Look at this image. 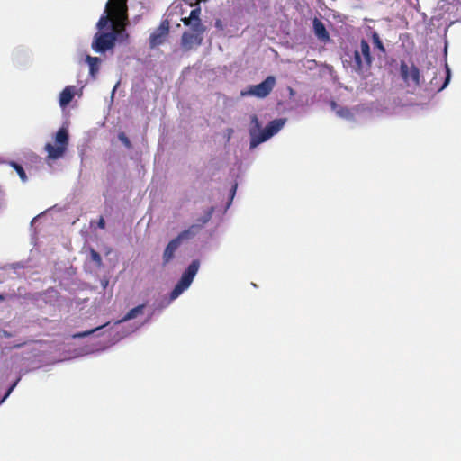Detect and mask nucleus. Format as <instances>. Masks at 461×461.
<instances>
[{
	"label": "nucleus",
	"instance_id": "obj_15",
	"mask_svg": "<svg viewBox=\"0 0 461 461\" xmlns=\"http://www.w3.org/2000/svg\"><path fill=\"white\" fill-rule=\"evenodd\" d=\"M348 56L351 59L352 68L354 70H356L357 72L361 73V72L366 71V70H367L369 68V66L367 64H364V59L359 54V52H357L356 50H354L352 56H349L348 54Z\"/></svg>",
	"mask_w": 461,
	"mask_h": 461
},
{
	"label": "nucleus",
	"instance_id": "obj_41",
	"mask_svg": "<svg viewBox=\"0 0 461 461\" xmlns=\"http://www.w3.org/2000/svg\"><path fill=\"white\" fill-rule=\"evenodd\" d=\"M4 300L3 294H0V301Z\"/></svg>",
	"mask_w": 461,
	"mask_h": 461
},
{
	"label": "nucleus",
	"instance_id": "obj_5",
	"mask_svg": "<svg viewBox=\"0 0 461 461\" xmlns=\"http://www.w3.org/2000/svg\"><path fill=\"white\" fill-rule=\"evenodd\" d=\"M128 37L126 31H97L92 41V49L103 54L112 50L116 42L125 41Z\"/></svg>",
	"mask_w": 461,
	"mask_h": 461
},
{
	"label": "nucleus",
	"instance_id": "obj_38",
	"mask_svg": "<svg viewBox=\"0 0 461 461\" xmlns=\"http://www.w3.org/2000/svg\"><path fill=\"white\" fill-rule=\"evenodd\" d=\"M118 84H119V83H117V84L115 85V86L113 87V93H112V95H114V92H115V90H116V87H117Z\"/></svg>",
	"mask_w": 461,
	"mask_h": 461
},
{
	"label": "nucleus",
	"instance_id": "obj_8",
	"mask_svg": "<svg viewBox=\"0 0 461 461\" xmlns=\"http://www.w3.org/2000/svg\"><path fill=\"white\" fill-rule=\"evenodd\" d=\"M388 27L396 29H418L422 26L424 23V16L419 10H413L409 12L403 16H395L392 19H388Z\"/></svg>",
	"mask_w": 461,
	"mask_h": 461
},
{
	"label": "nucleus",
	"instance_id": "obj_39",
	"mask_svg": "<svg viewBox=\"0 0 461 461\" xmlns=\"http://www.w3.org/2000/svg\"><path fill=\"white\" fill-rule=\"evenodd\" d=\"M434 75H435V76H434V77H433V80H436V79H437V73H436V72H434Z\"/></svg>",
	"mask_w": 461,
	"mask_h": 461
},
{
	"label": "nucleus",
	"instance_id": "obj_13",
	"mask_svg": "<svg viewBox=\"0 0 461 461\" xmlns=\"http://www.w3.org/2000/svg\"><path fill=\"white\" fill-rule=\"evenodd\" d=\"M76 90L75 86H68L62 90L59 99V104L61 108L64 109L69 104L76 94Z\"/></svg>",
	"mask_w": 461,
	"mask_h": 461
},
{
	"label": "nucleus",
	"instance_id": "obj_28",
	"mask_svg": "<svg viewBox=\"0 0 461 461\" xmlns=\"http://www.w3.org/2000/svg\"><path fill=\"white\" fill-rule=\"evenodd\" d=\"M318 39L327 41L330 39L329 31H314Z\"/></svg>",
	"mask_w": 461,
	"mask_h": 461
},
{
	"label": "nucleus",
	"instance_id": "obj_32",
	"mask_svg": "<svg viewBox=\"0 0 461 461\" xmlns=\"http://www.w3.org/2000/svg\"><path fill=\"white\" fill-rule=\"evenodd\" d=\"M102 288L104 290L108 286L109 280L106 277H104L100 281Z\"/></svg>",
	"mask_w": 461,
	"mask_h": 461
},
{
	"label": "nucleus",
	"instance_id": "obj_3",
	"mask_svg": "<svg viewBox=\"0 0 461 461\" xmlns=\"http://www.w3.org/2000/svg\"><path fill=\"white\" fill-rule=\"evenodd\" d=\"M458 10L454 3L447 0H440L438 3L435 14L432 15L431 25L437 29L448 27L461 23V19L457 18L456 12Z\"/></svg>",
	"mask_w": 461,
	"mask_h": 461
},
{
	"label": "nucleus",
	"instance_id": "obj_4",
	"mask_svg": "<svg viewBox=\"0 0 461 461\" xmlns=\"http://www.w3.org/2000/svg\"><path fill=\"white\" fill-rule=\"evenodd\" d=\"M195 5L196 7L190 12L187 17L182 16V14L178 12H169L166 19L160 23L158 29H172L174 26L180 27L179 22H183L190 29H204L200 19L201 7L199 5Z\"/></svg>",
	"mask_w": 461,
	"mask_h": 461
},
{
	"label": "nucleus",
	"instance_id": "obj_25",
	"mask_svg": "<svg viewBox=\"0 0 461 461\" xmlns=\"http://www.w3.org/2000/svg\"><path fill=\"white\" fill-rule=\"evenodd\" d=\"M212 212H213V208H210L205 213L203 216H202L198 221L199 223H196L195 225H201V228L203 227V224L207 223L211 218H212Z\"/></svg>",
	"mask_w": 461,
	"mask_h": 461
},
{
	"label": "nucleus",
	"instance_id": "obj_27",
	"mask_svg": "<svg viewBox=\"0 0 461 461\" xmlns=\"http://www.w3.org/2000/svg\"><path fill=\"white\" fill-rule=\"evenodd\" d=\"M91 259L98 266L100 267L102 264V258L98 252H96L94 249H91L90 252Z\"/></svg>",
	"mask_w": 461,
	"mask_h": 461
},
{
	"label": "nucleus",
	"instance_id": "obj_24",
	"mask_svg": "<svg viewBox=\"0 0 461 461\" xmlns=\"http://www.w3.org/2000/svg\"><path fill=\"white\" fill-rule=\"evenodd\" d=\"M373 43L375 45V48L377 49L382 54L385 53L384 46L382 41L380 40L379 36L375 32H374L373 34Z\"/></svg>",
	"mask_w": 461,
	"mask_h": 461
},
{
	"label": "nucleus",
	"instance_id": "obj_22",
	"mask_svg": "<svg viewBox=\"0 0 461 461\" xmlns=\"http://www.w3.org/2000/svg\"><path fill=\"white\" fill-rule=\"evenodd\" d=\"M110 325V322H107L105 323L104 325H101L95 329H93V330H86L85 332H80V333H77L75 335H73V338H83V337H86V336H88L90 334H93L98 330H101L106 327H108Z\"/></svg>",
	"mask_w": 461,
	"mask_h": 461
},
{
	"label": "nucleus",
	"instance_id": "obj_29",
	"mask_svg": "<svg viewBox=\"0 0 461 461\" xmlns=\"http://www.w3.org/2000/svg\"><path fill=\"white\" fill-rule=\"evenodd\" d=\"M118 139L120 140V141H122L123 143V145L126 148H128V149L131 148V141L124 132H120L118 135Z\"/></svg>",
	"mask_w": 461,
	"mask_h": 461
},
{
	"label": "nucleus",
	"instance_id": "obj_31",
	"mask_svg": "<svg viewBox=\"0 0 461 461\" xmlns=\"http://www.w3.org/2000/svg\"><path fill=\"white\" fill-rule=\"evenodd\" d=\"M313 29H325L324 23L318 18L313 20Z\"/></svg>",
	"mask_w": 461,
	"mask_h": 461
},
{
	"label": "nucleus",
	"instance_id": "obj_35",
	"mask_svg": "<svg viewBox=\"0 0 461 461\" xmlns=\"http://www.w3.org/2000/svg\"><path fill=\"white\" fill-rule=\"evenodd\" d=\"M104 224H105L104 220L103 218H101L99 222H98V226L100 228H104Z\"/></svg>",
	"mask_w": 461,
	"mask_h": 461
},
{
	"label": "nucleus",
	"instance_id": "obj_26",
	"mask_svg": "<svg viewBox=\"0 0 461 461\" xmlns=\"http://www.w3.org/2000/svg\"><path fill=\"white\" fill-rule=\"evenodd\" d=\"M450 78H451V71H450V68H448L447 64H446L445 80H444L443 85L438 89V92L442 91L443 89H445L447 86V85L450 82Z\"/></svg>",
	"mask_w": 461,
	"mask_h": 461
},
{
	"label": "nucleus",
	"instance_id": "obj_36",
	"mask_svg": "<svg viewBox=\"0 0 461 461\" xmlns=\"http://www.w3.org/2000/svg\"><path fill=\"white\" fill-rule=\"evenodd\" d=\"M288 92L290 96H294L295 95V91L292 87H288Z\"/></svg>",
	"mask_w": 461,
	"mask_h": 461
},
{
	"label": "nucleus",
	"instance_id": "obj_30",
	"mask_svg": "<svg viewBox=\"0 0 461 461\" xmlns=\"http://www.w3.org/2000/svg\"><path fill=\"white\" fill-rule=\"evenodd\" d=\"M238 185L234 184L230 189V201L227 203V209L231 205L232 200L236 194Z\"/></svg>",
	"mask_w": 461,
	"mask_h": 461
},
{
	"label": "nucleus",
	"instance_id": "obj_40",
	"mask_svg": "<svg viewBox=\"0 0 461 461\" xmlns=\"http://www.w3.org/2000/svg\"><path fill=\"white\" fill-rule=\"evenodd\" d=\"M195 1H196L195 5H200V2H201L202 0H195Z\"/></svg>",
	"mask_w": 461,
	"mask_h": 461
},
{
	"label": "nucleus",
	"instance_id": "obj_6",
	"mask_svg": "<svg viewBox=\"0 0 461 461\" xmlns=\"http://www.w3.org/2000/svg\"><path fill=\"white\" fill-rule=\"evenodd\" d=\"M200 268V261L198 259L193 260L186 269L182 273L180 279L176 284L175 287L169 294V299L161 307L168 306L173 301L178 298L185 291H186L192 285L195 276Z\"/></svg>",
	"mask_w": 461,
	"mask_h": 461
},
{
	"label": "nucleus",
	"instance_id": "obj_11",
	"mask_svg": "<svg viewBox=\"0 0 461 461\" xmlns=\"http://www.w3.org/2000/svg\"><path fill=\"white\" fill-rule=\"evenodd\" d=\"M181 245L182 243L176 238L168 242L162 254V265L164 267L174 259L175 254Z\"/></svg>",
	"mask_w": 461,
	"mask_h": 461
},
{
	"label": "nucleus",
	"instance_id": "obj_21",
	"mask_svg": "<svg viewBox=\"0 0 461 461\" xmlns=\"http://www.w3.org/2000/svg\"><path fill=\"white\" fill-rule=\"evenodd\" d=\"M55 140L58 145H62L67 148L68 142V133L67 130L64 128L59 129L56 133Z\"/></svg>",
	"mask_w": 461,
	"mask_h": 461
},
{
	"label": "nucleus",
	"instance_id": "obj_10",
	"mask_svg": "<svg viewBox=\"0 0 461 461\" xmlns=\"http://www.w3.org/2000/svg\"><path fill=\"white\" fill-rule=\"evenodd\" d=\"M401 75L408 86H418L420 84V71L415 66L401 65Z\"/></svg>",
	"mask_w": 461,
	"mask_h": 461
},
{
	"label": "nucleus",
	"instance_id": "obj_37",
	"mask_svg": "<svg viewBox=\"0 0 461 461\" xmlns=\"http://www.w3.org/2000/svg\"><path fill=\"white\" fill-rule=\"evenodd\" d=\"M38 217H39V216L34 217V218L32 220V221H31V225H32H32L34 224V222L37 221Z\"/></svg>",
	"mask_w": 461,
	"mask_h": 461
},
{
	"label": "nucleus",
	"instance_id": "obj_16",
	"mask_svg": "<svg viewBox=\"0 0 461 461\" xmlns=\"http://www.w3.org/2000/svg\"><path fill=\"white\" fill-rule=\"evenodd\" d=\"M66 149L67 148L62 145L54 146L51 143H47L45 145V150L48 152V158L53 160L60 158L64 155Z\"/></svg>",
	"mask_w": 461,
	"mask_h": 461
},
{
	"label": "nucleus",
	"instance_id": "obj_23",
	"mask_svg": "<svg viewBox=\"0 0 461 461\" xmlns=\"http://www.w3.org/2000/svg\"><path fill=\"white\" fill-rule=\"evenodd\" d=\"M11 165L15 169L17 174L19 175L20 179L22 180V182L25 183L27 181V176H26L25 171L23 168V167L20 166L19 164L15 163V162H12Z\"/></svg>",
	"mask_w": 461,
	"mask_h": 461
},
{
	"label": "nucleus",
	"instance_id": "obj_33",
	"mask_svg": "<svg viewBox=\"0 0 461 461\" xmlns=\"http://www.w3.org/2000/svg\"><path fill=\"white\" fill-rule=\"evenodd\" d=\"M12 393L10 391H6L5 393H4V396L2 397V399L0 400V404H2L8 397L9 395L11 394Z\"/></svg>",
	"mask_w": 461,
	"mask_h": 461
},
{
	"label": "nucleus",
	"instance_id": "obj_1",
	"mask_svg": "<svg viewBox=\"0 0 461 461\" xmlns=\"http://www.w3.org/2000/svg\"><path fill=\"white\" fill-rule=\"evenodd\" d=\"M128 0H108L96 29H126L129 25Z\"/></svg>",
	"mask_w": 461,
	"mask_h": 461
},
{
	"label": "nucleus",
	"instance_id": "obj_7",
	"mask_svg": "<svg viewBox=\"0 0 461 461\" xmlns=\"http://www.w3.org/2000/svg\"><path fill=\"white\" fill-rule=\"evenodd\" d=\"M145 304H140L130 310L123 318L114 322L113 328L116 330L114 334V339L116 341L129 336L130 334H131L132 332L136 331L138 329L140 328L142 323L139 324L137 322H133L128 325H122V323L143 314Z\"/></svg>",
	"mask_w": 461,
	"mask_h": 461
},
{
	"label": "nucleus",
	"instance_id": "obj_19",
	"mask_svg": "<svg viewBox=\"0 0 461 461\" xmlns=\"http://www.w3.org/2000/svg\"><path fill=\"white\" fill-rule=\"evenodd\" d=\"M331 107L335 111L336 114L343 119L352 121L354 119L353 112L347 107H340L336 103H331Z\"/></svg>",
	"mask_w": 461,
	"mask_h": 461
},
{
	"label": "nucleus",
	"instance_id": "obj_17",
	"mask_svg": "<svg viewBox=\"0 0 461 461\" xmlns=\"http://www.w3.org/2000/svg\"><path fill=\"white\" fill-rule=\"evenodd\" d=\"M355 50L357 52H359V54L363 57L364 64H367L370 67L372 63V57L368 43L366 41L362 40L359 48H357Z\"/></svg>",
	"mask_w": 461,
	"mask_h": 461
},
{
	"label": "nucleus",
	"instance_id": "obj_14",
	"mask_svg": "<svg viewBox=\"0 0 461 461\" xmlns=\"http://www.w3.org/2000/svg\"><path fill=\"white\" fill-rule=\"evenodd\" d=\"M201 230V225L193 224L181 231L176 238L183 244L185 241L194 239Z\"/></svg>",
	"mask_w": 461,
	"mask_h": 461
},
{
	"label": "nucleus",
	"instance_id": "obj_20",
	"mask_svg": "<svg viewBox=\"0 0 461 461\" xmlns=\"http://www.w3.org/2000/svg\"><path fill=\"white\" fill-rule=\"evenodd\" d=\"M86 62L89 66V73L92 77H95L96 73L99 70V64L101 59L97 57L86 56Z\"/></svg>",
	"mask_w": 461,
	"mask_h": 461
},
{
	"label": "nucleus",
	"instance_id": "obj_12",
	"mask_svg": "<svg viewBox=\"0 0 461 461\" xmlns=\"http://www.w3.org/2000/svg\"><path fill=\"white\" fill-rule=\"evenodd\" d=\"M203 31H185L182 37V45L186 49H191L194 45H200L203 40Z\"/></svg>",
	"mask_w": 461,
	"mask_h": 461
},
{
	"label": "nucleus",
	"instance_id": "obj_9",
	"mask_svg": "<svg viewBox=\"0 0 461 461\" xmlns=\"http://www.w3.org/2000/svg\"><path fill=\"white\" fill-rule=\"evenodd\" d=\"M276 85V77L268 76L264 81L258 85H249L244 90H241L240 95L245 96H255L258 98H265L273 90Z\"/></svg>",
	"mask_w": 461,
	"mask_h": 461
},
{
	"label": "nucleus",
	"instance_id": "obj_34",
	"mask_svg": "<svg viewBox=\"0 0 461 461\" xmlns=\"http://www.w3.org/2000/svg\"><path fill=\"white\" fill-rule=\"evenodd\" d=\"M19 381H20V378H18L13 384H11V386L8 389V391H10L12 393L14 391V389L16 387V385L19 383Z\"/></svg>",
	"mask_w": 461,
	"mask_h": 461
},
{
	"label": "nucleus",
	"instance_id": "obj_2",
	"mask_svg": "<svg viewBox=\"0 0 461 461\" xmlns=\"http://www.w3.org/2000/svg\"><path fill=\"white\" fill-rule=\"evenodd\" d=\"M286 122V118H277L272 120L265 128H262V124L258 116L256 114L250 115V122L248 128L249 149H256L258 145L267 141L277 134L284 128Z\"/></svg>",
	"mask_w": 461,
	"mask_h": 461
},
{
	"label": "nucleus",
	"instance_id": "obj_18",
	"mask_svg": "<svg viewBox=\"0 0 461 461\" xmlns=\"http://www.w3.org/2000/svg\"><path fill=\"white\" fill-rule=\"evenodd\" d=\"M169 31H159L158 33H153L149 38L150 48H156L166 41Z\"/></svg>",
	"mask_w": 461,
	"mask_h": 461
}]
</instances>
